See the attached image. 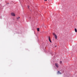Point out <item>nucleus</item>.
Wrapping results in <instances>:
<instances>
[{
	"label": "nucleus",
	"mask_w": 77,
	"mask_h": 77,
	"mask_svg": "<svg viewBox=\"0 0 77 77\" xmlns=\"http://www.w3.org/2000/svg\"><path fill=\"white\" fill-rule=\"evenodd\" d=\"M57 46H55V47H56Z\"/></svg>",
	"instance_id": "13"
},
{
	"label": "nucleus",
	"mask_w": 77,
	"mask_h": 77,
	"mask_svg": "<svg viewBox=\"0 0 77 77\" xmlns=\"http://www.w3.org/2000/svg\"><path fill=\"white\" fill-rule=\"evenodd\" d=\"M53 36H55V35H56L54 33H53Z\"/></svg>",
	"instance_id": "9"
},
{
	"label": "nucleus",
	"mask_w": 77,
	"mask_h": 77,
	"mask_svg": "<svg viewBox=\"0 0 77 77\" xmlns=\"http://www.w3.org/2000/svg\"><path fill=\"white\" fill-rule=\"evenodd\" d=\"M37 31L38 32H39V28H37Z\"/></svg>",
	"instance_id": "8"
},
{
	"label": "nucleus",
	"mask_w": 77,
	"mask_h": 77,
	"mask_svg": "<svg viewBox=\"0 0 77 77\" xmlns=\"http://www.w3.org/2000/svg\"><path fill=\"white\" fill-rule=\"evenodd\" d=\"M11 15L12 16H13V17H15V14H14V13H11Z\"/></svg>",
	"instance_id": "2"
},
{
	"label": "nucleus",
	"mask_w": 77,
	"mask_h": 77,
	"mask_svg": "<svg viewBox=\"0 0 77 77\" xmlns=\"http://www.w3.org/2000/svg\"><path fill=\"white\" fill-rule=\"evenodd\" d=\"M28 9L29 8V6H28Z\"/></svg>",
	"instance_id": "11"
},
{
	"label": "nucleus",
	"mask_w": 77,
	"mask_h": 77,
	"mask_svg": "<svg viewBox=\"0 0 77 77\" xmlns=\"http://www.w3.org/2000/svg\"><path fill=\"white\" fill-rule=\"evenodd\" d=\"M55 66L57 68H59V64L58 63H55Z\"/></svg>",
	"instance_id": "1"
},
{
	"label": "nucleus",
	"mask_w": 77,
	"mask_h": 77,
	"mask_svg": "<svg viewBox=\"0 0 77 77\" xmlns=\"http://www.w3.org/2000/svg\"><path fill=\"white\" fill-rule=\"evenodd\" d=\"M62 63V61H60V63Z\"/></svg>",
	"instance_id": "10"
},
{
	"label": "nucleus",
	"mask_w": 77,
	"mask_h": 77,
	"mask_svg": "<svg viewBox=\"0 0 77 77\" xmlns=\"http://www.w3.org/2000/svg\"><path fill=\"white\" fill-rule=\"evenodd\" d=\"M19 18H20V17H17V21H18V20H19Z\"/></svg>",
	"instance_id": "6"
},
{
	"label": "nucleus",
	"mask_w": 77,
	"mask_h": 77,
	"mask_svg": "<svg viewBox=\"0 0 77 77\" xmlns=\"http://www.w3.org/2000/svg\"><path fill=\"white\" fill-rule=\"evenodd\" d=\"M57 73V74H62V73H61L60 72V71H58V72Z\"/></svg>",
	"instance_id": "5"
},
{
	"label": "nucleus",
	"mask_w": 77,
	"mask_h": 77,
	"mask_svg": "<svg viewBox=\"0 0 77 77\" xmlns=\"http://www.w3.org/2000/svg\"><path fill=\"white\" fill-rule=\"evenodd\" d=\"M75 32H77V29H76V28L75 29Z\"/></svg>",
	"instance_id": "7"
},
{
	"label": "nucleus",
	"mask_w": 77,
	"mask_h": 77,
	"mask_svg": "<svg viewBox=\"0 0 77 77\" xmlns=\"http://www.w3.org/2000/svg\"><path fill=\"white\" fill-rule=\"evenodd\" d=\"M54 38L56 39H57V35H54Z\"/></svg>",
	"instance_id": "4"
},
{
	"label": "nucleus",
	"mask_w": 77,
	"mask_h": 77,
	"mask_svg": "<svg viewBox=\"0 0 77 77\" xmlns=\"http://www.w3.org/2000/svg\"><path fill=\"white\" fill-rule=\"evenodd\" d=\"M44 1H47V0H44Z\"/></svg>",
	"instance_id": "12"
},
{
	"label": "nucleus",
	"mask_w": 77,
	"mask_h": 77,
	"mask_svg": "<svg viewBox=\"0 0 77 77\" xmlns=\"http://www.w3.org/2000/svg\"><path fill=\"white\" fill-rule=\"evenodd\" d=\"M49 40L50 42H51V39H50V36H49Z\"/></svg>",
	"instance_id": "3"
}]
</instances>
